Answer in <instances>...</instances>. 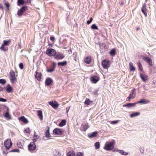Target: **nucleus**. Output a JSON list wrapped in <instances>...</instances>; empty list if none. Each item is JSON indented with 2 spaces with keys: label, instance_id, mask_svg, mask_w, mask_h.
Wrapping results in <instances>:
<instances>
[{
  "label": "nucleus",
  "instance_id": "nucleus-1",
  "mask_svg": "<svg viewBox=\"0 0 156 156\" xmlns=\"http://www.w3.org/2000/svg\"><path fill=\"white\" fill-rule=\"evenodd\" d=\"M9 79L12 84L16 83L17 81V75H16L15 72L13 70H11L9 73Z\"/></svg>",
  "mask_w": 156,
  "mask_h": 156
},
{
  "label": "nucleus",
  "instance_id": "nucleus-2",
  "mask_svg": "<svg viewBox=\"0 0 156 156\" xmlns=\"http://www.w3.org/2000/svg\"><path fill=\"white\" fill-rule=\"evenodd\" d=\"M11 40L9 39L8 41L4 40L3 44L0 47V49L4 51H6L8 50V48L6 46H9L10 44Z\"/></svg>",
  "mask_w": 156,
  "mask_h": 156
},
{
  "label": "nucleus",
  "instance_id": "nucleus-3",
  "mask_svg": "<svg viewBox=\"0 0 156 156\" xmlns=\"http://www.w3.org/2000/svg\"><path fill=\"white\" fill-rule=\"evenodd\" d=\"M115 142H111L106 144L104 147V149L107 151L112 150L114 147Z\"/></svg>",
  "mask_w": 156,
  "mask_h": 156
},
{
  "label": "nucleus",
  "instance_id": "nucleus-4",
  "mask_svg": "<svg viewBox=\"0 0 156 156\" xmlns=\"http://www.w3.org/2000/svg\"><path fill=\"white\" fill-rule=\"evenodd\" d=\"M111 63L110 61L107 59H105L102 61L101 65L104 69H108L110 67Z\"/></svg>",
  "mask_w": 156,
  "mask_h": 156
},
{
  "label": "nucleus",
  "instance_id": "nucleus-5",
  "mask_svg": "<svg viewBox=\"0 0 156 156\" xmlns=\"http://www.w3.org/2000/svg\"><path fill=\"white\" fill-rule=\"evenodd\" d=\"M56 53L55 50L53 49L48 48L46 51V54L50 57L55 56Z\"/></svg>",
  "mask_w": 156,
  "mask_h": 156
},
{
  "label": "nucleus",
  "instance_id": "nucleus-6",
  "mask_svg": "<svg viewBox=\"0 0 156 156\" xmlns=\"http://www.w3.org/2000/svg\"><path fill=\"white\" fill-rule=\"evenodd\" d=\"M28 9V7L27 6H23L17 12V15L20 17L22 16L23 13Z\"/></svg>",
  "mask_w": 156,
  "mask_h": 156
},
{
  "label": "nucleus",
  "instance_id": "nucleus-7",
  "mask_svg": "<svg viewBox=\"0 0 156 156\" xmlns=\"http://www.w3.org/2000/svg\"><path fill=\"white\" fill-rule=\"evenodd\" d=\"M12 143L9 139L6 140L4 142V145L6 149L9 150L12 147Z\"/></svg>",
  "mask_w": 156,
  "mask_h": 156
},
{
  "label": "nucleus",
  "instance_id": "nucleus-8",
  "mask_svg": "<svg viewBox=\"0 0 156 156\" xmlns=\"http://www.w3.org/2000/svg\"><path fill=\"white\" fill-rule=\"evenodd\" d=\"M62 133V130L60 128H55L53 131V134L55 136L61 135Z\"/></svg>",
  "mask_w": 156,
  "mask_h": 156
},
{
  "label": "nucleus",
  "instance_id": "nucleus-9",
  "mask_svg": "<svg viewBox=\"0 0 156 156\" xmlns=\"http://www.w3.org/2000/svg\"><path fill=\"white\" fill-rule=\"evenodd\" d=\"M36 140H33L34 142H31L28 146V149L30 151H34L35 150L36 148V145L34 142Z\"/></svg>",
  "mask_w": 156,
  "mask_h": 156
},
{
  "label": "nucleus",
  "instance_id": "nucleus-10",
  "mask_svg": "<svg viewBox=\"0 0 156 156\" xmlns=\"http://www.w3.org/2000/svg\"><path fill=\"white\" fill-rule=\"evenodd\" d=\"M48 104L51 105L55 109H56L59 106V104L56 101H52L48 102Z\"/></svg>",
  "mask_w": 156,
  "mask_h": 156
},
{
  "label": "nucleus",
  "instance_id": "nucleus-11",
  "mask_svg": "<svg viewBox=\"0 0 156 156\" xmlns=\"http://www.w3.org/2000/svg\"><path fill=\"white\" fill-rule=\"evenodd\" d=\"M99 78L97 76H91L90 78L91 82L94 83H96L99 80Z\"/></svg>",
  "mask_w": 156,
  "mask_h": 156
},
{
  "label": "nucleus",
  "instance_id": "nucleus-12",
  "mask_svg": "<svg viewBox=\"0 0 156 156\" xmlns=\"http://www.w3.org/2000/svg\"><path fill=\"white\" fill-rule=\"evenodd\" d=\"M141 11L144 14L145 17L147 16L148 10L146 8V5L145 3L143 4L141 8Z\"/></svg>",
  "mask_w": 156,
  "mask_h": 156
},
{
  "label": "nucleus",
  "instance_id": "nucleus-13",
  "mask_svg": "<svg viewBox=\"0 0 156 156\" xmlns=\"http://www.w3.org/2000/svg\"><path fill=\"white\" fill-rule=\"evenodd\" d=\"M35 78L39 81H40L41 80L42 74L39 72L37 71H36L35 73Z\"/></svg>",
  "mask_w": 156,
  "mask_h": 156
},
{
  "label": "nucleus",
  "instance_id": "nucleus-14",
  "mask_svg": "<svg viewBox=\"0 0 156 156\" xmlns=\"http://www.w3.org/2000/svg\"><path fill=\"white\" fill-rule=\"evenodd\" d=\"M143 59L147 63L149 64L151 66H153L152 60L150 58L147 57H145L143 58Z\"/></svg>",
  "mask_w": 156,
  "mask_h": 156
},
{
  "label": "nucleus",
  "instance_id": "nucleus-15",
  "mask_svg": "<svg viewBox=\"0 0 156 156\" xmlns=\"http://www.w3.org/2000/svg\"><path fill=\"white\" fill-rule=\"evenodd\" d=\"M137 104L136 103H128L126 104H124L123 105V107H126L128 108H130L132 107H134Z\"/></svg>",
  "mask_w": 156,
  "mask_h": 156
},
{
  "label": "nucleus",
  "instance_id": "nucleus-16",
  "mask_svg": "<svg viewBox=\"0 0 156 156\" xmlns=\"http://www.w3.org/2000/svg\"><path fill=\"white\" fill-rule=\"evenodd\" d=\"M53 82V80L50 77H48L46 78L45 83V85L48 86L51 85Z\"/></svg>",
  "mask_w": 156,
  "mask_h": 156
},
{
  "label": "nucleus",
  "instance_id": "nucleus-17",
  "mask_svg": "<svg viewBox=\"0 0 156 156\" xmlns=\"http://www.w3.org/2000/svg\"><path fill=\"white\" fill-rule=\"evenodd\" d=\"M140 76L142 81L144 82H146L148 80V76L146 74H142L140 73Z\"/></svg>",
  "mask_w": 156,
  "mask_h": 156
},
{
  "label": "nucleus",
  "instance_id": "nucleus-18",
  "mask_svg": "<svg viewBox=\"0 0 156 156\" xmlns=\"http://www.w3.org/2000/svg\"><path fill=\"white\" fill-rule=\"evenodd\" d=\"M56 64L55 62H53V66L51 67V68L49 69H47V71L49 73H52L55 70L56 67Z\"/></svg>",
  "mask_w": 156,
  "mask_h": 156
},
{
  "label": "nucleus",
  "instance_id": "nucleus-19",
  "mask_svg": "<svg viewBox=\"0 0 156 156\" xmlns=\"http://www.w3.org/2000/svg\"><path fill=\"white\" fill-rule=\"evenodd\" d=\"M64 56L63 54L59 53L55 55V58L56 59H61L64 58Z\"/></svg>",
  "mask_w": 156,
  "mask_h": 156
},
{
  "label": "nucleus",
  "instance_id": "nucleus-20",
  "mask_svg": "<svg viewBox=\"0 0 156 156\" xmlns=\"http://www.w3.org/2000/svg\"><path fill=\"white\" fill-rule=\"evenodd\" d=\"M85 62L87 64H89L91 62V58L90 56H88L86 57L84 59Z\"/></svg>",
  "mask_w": 156,
  "mask_h": 156
},
{
  "label": "nucleus",
  "instance_id": "nucleus-21",
  "mask_svg": "<svg viewBox=\"0 0 156 156\" xmlns=\"http://www.w3.org/2000/svg\"><path fill=\"white\" fill-rule=\"evenodd\" d=\"M150 101L148 100H146L145 99H141L140 101L136 102L137 104H145L148 103Z\"/></svg>",
  "mask_w": 156,
  "mask_h": 156
},
{
  "label": "nucleus",
  "instance_id": "nucleus-22",
  "mask_svg": "<svg viewBox=\"0 0 156 156\" xmlns=\"http://www.w3.org/2000/svg\"><path fill=\"white\" fill-rule=\"evenodd\" d=\"M37 116L39 119L40 120H42L43 118L42 111L41 110H40L37 111Z\"/></svg>",
  "mask_w": 156,
  "mask_h": 156
},
{
  "label": "nucleus",
  "instance_id": "nucleus-23",
  "mask_svg": "<svg viewBox=\"0 0 156 156\" xmlns=\"http://www.w3.org/2000/svg\"><path fill=\"white\" fill-rule=\"evenodd\" d=\"M6 91L8 93H10L11 92H12V88L9 84H8L7 85L6 87Z\"/></svg>",
  "mask_w": 156,
  "mask_h": 156
},
{
  "label": "nucleus",
  "instance_id": "nucleus-24",
  "mask_svg": "<svg viewBox=\"0 0 156 156\" xmlns=\"http://www.w3.org/2000/svg\"><path fill=\"white\" fill-rule=\"evenodd\" d=\"M19 120L25 123H27L28 122V120L23 116L20 117Z\"/></svg>",
  "mask_w": 156,
  "mask_h": 156
},
{
  "label": "nucleus",
  "instance_id": "nucleus-25",
  "mask_svg": "<svg viewBox=\"0 0 156 156\" xmlns=\"http://www.w3.org/2000/svg\"><path fill=\"white\" fill-rule=\"evenodd\" d=\"M129 67L130 71H134L135 70V68L133 66V63L130 62L129 64Z\"/></svg>",
  "mask_w": 156,
  "mask_h": 156
},
{
  "label": "nucleus",
  "instance_id": "nucleus-26",
  "mask_svg": "<svg viewBox=\"0 0 156 156\" xmlns=\"http://www.w3.org/2000/svg\"><path fill=\"white\" fill-rule=\"evenodd\" d=\"M135 89H134L132 91L131 93L129 95V96H130L132 98V99L134 98L136 96V93L135 92Z\"/></svg>",
  "mask_w": 156,
  "mask_h": 156
},
{
  "label": "nucleus",
  "instance_id": "nucleus-27",
  "mask_svg": "<svg viewBox=\"0 0 156 156\" xmlns=\"http://www.w3.org/2000/svg\"><path fill=\"white\" fill-rule=\"evenodd\" d=\"M137 64L139 67V69L140 71L143 72V66L140 61L137 62Z\"/></svg>",
  "mask_w": 156,
  "mask_h": 156
},
{
  "label": "nucleus",
  "instance_id": "nucleus-28",
  "mask_svg": "<svg viewBox=\"0 0 156 156\" xmlns=\"http://www.w3.org/2000/svg\"><path fill=\"white\" fill-rule=\"evenodd\" d=\"M140 115V113L139 112H133L130 115V116L131 118H133L134 117L136 116Z\"/></svg>",
  "mask_w": 156,
  "mask_h": 156
},
{
  "label": "nucleus",
  "instance_id": "nucleus-29",
  "mask_svg": "<svg viewBox=\"0 0 156 156\" xmlns=\"http://www.w3.org/2000/svg\"><path fill=\"white\" fill-rule=\"evenodd\" d=\"M67 156H75V152L73 151H69L67 154Z\"/></svg>",
  "mask_w": 156,
  "mask_h": 156
},
{
  "label": "nucleus",
  "instance_id": "nucleus-30",
  "mask_svg": "<svg viewBox=\"0 0 156 156\" xmlns=\"http://www.w3.org/2000/svg\"><path fill=\"white\" fill-rule=\"evenodd\" d=\"M4 5L6 6L7 9V11H8L9 10V7L10 6V4L8 2L6 1L5 0L3 1Z\"/></svg>",
  "mask_w": 156,
  "mask_h": 156
},
{
  "label": "nucleus",
  "instance_id": "nucleus-31",
  "mask_svg": "<svg viewBox=\"0 0 156 156\" xmlns=\"http://www.w3.org/2000/svg\"><path fill=\"white\" fill-rule=\"evenodd\" d=\"M45 137L47 138H50L51 137L49 133V127H48V129L45 133Z\"/></svg>",
  "mask_w": 156,
  "mask_h": 156
},
{
  "label": "nucleus",
  "instance_id": "nucleus-32",
  "mask_svg": "<svg viewBox=\"0 0 156 156\" xmlns=\"http://www.w3.org/2000/svg\"><path fill=\"white\" fill-rule=\"evenodd\" d=\"M98 134L97 132H94L92 133L91 134H90L88 136L90 137H95L97 136Z\"/></svg>",
  "mask_w": 156,
  "mask_h": 156
},
{
  "label": "nucleus",
  "instance_id": "nucleus-33",
  "mask_svg": "<svg viewBox=\"0 0 156 156\" xmlns=\"http://www.w3.org/2000/svg\"><path fill=\"white\" fill-rule=\"evenodd\" d=\"M100 48L102 49H105L106 48L105 44L103 43H101L99 44Z\"/></svg>",
  "mask_w": 156,
  "mask_h": 156
},
{
  "label": "nucleus",
  "instance_id": "nucleus-34",
  "mask_svg": "<svg viewBox=\"0 0 156 156\" xmlns=\"http://www.w3.org/2000/svg\"><path fill=\"white\" fill-rule=\"evenodd\" d=\"M67 64V62L66 61H63V62H58V65L59 66H66Z\"/></svg>",
  "mask_w": 156,
  "mask_h": 156
},
{
  "label": "nucleus",
  "instance_id": "nucleus-35",
  "mask_svg": "<svg viewBox=\"0 0 156 156\" xmlns=\"http://www.w3.org/2000/svg\"><path fill=\"white\" fill-rule=\"evenodd\" d=\"M4 116L5 118L9 120L11 119V117L8 111L5 113L4 115Z\"/></svg>",
  "mask_w": 156,
  "mask_h": 156
},
{
  "label": "nucleus",
  "instance_id": "nucleus-36",
  "mask_svg": "<svg viewBox=\"0 0 156 156\" xmlns=\"http://www.w3.org/2000/svg\"><path fill=\"white\" fill-rule=\"evenodd\" d=\"M66 121L65 120H62L59 124L58 126H63L66 124Z\"/></svg>",
  "mask_w": 156,
  "mask_h": 156
},
{
  "label": "nucleus",
  "instance_id": "nucleus-37",
  "mask_svg": "<svg viewBox=\"0 0 156 156\" xmlns=\"http://www.w3.org/2000/svg\"><path fill=\"white\" fill-rule=\"evenodd\" d=\"M25 3V2L23 0H18L17 5H23Z\"/></svg>",
  "mask_w": 156,
  "mask_h": 156
},
{
  "label": "nucleus",
  "instance_id": "nucleus-38",
  "mask_svg": "<svg viewBox=\"0 0 156 156\" xmlns=\"http://www.w3.org/2000/svg\"><path fill=\"white\" fill-rule=\"evenodd\" d=\"M92 103V101H90L89 98H86L84 103L87 105H90Z\"/></svg>",
  "mask_w": 156,
  "mask_h": 156
},
{
  "label": "nucleus",
  "instance_id": "nucleus-39",
  "mask_svg": "<svg viewBox=\"0 0 156 156\" xmlns=\"http://www.w3.org/2000/svg\"><path fill=\"white\" fill-rule=\"evenodd\" d=\"M109 53L110 55L112 56H113L115 55V49H112L110 52Z\"/></svg>",
  "mask_w": 156,
  "mask_h": 156
},
{
  "label": "nucleus",
  "instance_id": "nucleus-40",
  "mask_svg": "<svg viewBox=\"0 0 156 156\" xmlns=\"http://www.w3.org/2000/svg\"><path fill=\"white\" fill-rule=\"evenodd\" d=\"M95 148L98 149L99 148L100 146V144L99 142H96L94 144Z\"/></svg>",
  "mask_w": 156,
  "mask_h": 156
},
{
  "label": "nucleus",
  "instance_id": "nucleus-41",
  "mask_svg": "<svg viewBox=\"0 0 156 156\" xmlns=\"http://www.w3.org/2000/svg\"><path fill=\"white\" fill-rule=\"evenodd\" d=\"M91 28L92 29L98 30V28L95 24H93L91 26Z\"/></svg>",
  "mask_w": 156,
  "mask_h": 156
},
{
  "label": "nucleus",
  "instance_id": "nucleus-42",
  "mask_svg": "<svg viewBox=\"0 0 156 156\" xmlns=\"http://www.w3.org/2000/svg\"><path fill=\"white\" fill-rule=\"evenodd\" d=\"M89 126H88V125H84L83 126V130L84 131H85L87 130V129L88 128Z\"/></svg>",
  "mask_w": 156,
  "mask_h": 156
},
{
  "label": "nucleus",
  "instance_id": "nucleus-43",
  "mask_svg": "<svg viewBox=\"0 0 156 156\" xmlns=\"http://www.w3.org/2000/svg\"><path fill=\"white\" fill-rule=\"evenodd\" d=\"M6 81L4 79H0V83L2 84H5V83Z\"/></svg>",
  "mask_w": 156,
  "mask_h": 156
},
{
  "label": "nucleus",
  "instance_id": "nucleus-44",
  "mask_svg": "<svg viewBox=\"0 0 156 156\" xmlns=\"http://www.w3.org/2000/svg\"><path fill=\"white\" fill-rule=\"evenodd\" d=\"M119 151L122 155H126L128 154V153L127 152H125L123 150H119Z\"/></svg>",
  "mask_w": 156,
  "mask_h": 156
},
{
  "label": "nucleus",
  "instance_id": "nucleus-45",
  "mask_svg": "<svg viewBox=\"0 0 156 156\" xmlns=\"http://www.w3.org/2000/svg\"><path fill=\"white\" fill-rule=\"evenodd\" d=\"M24 132L26 133H29L30 132V130L29 128H27L24 130Z\"/></svg>",
  "mask_w": 156,
  "mask_h": 156
},
{
  "label": "nucleus",
  "instance_id": "nucleus-46",
  "mask_svg": "<svg viewBox=\"0 0 156 156\" xmlns=\"http://www.w3.org/2000/svg\"><path fill=\"white\" fill-rule=\"evenodd\" d=\"M92 20H93V18L92 17H91L90 18V20H89L87 21V24L88 25L92 21Z\"/></svg>",
  "mask_w": 156,
  "mask_h": 156
},
{
  "label": "nucleus",
  "instance_id": "nucleus-47",
  "mask_svg": "<svg viewBox=\"0 0 156 156\" xmlns=\"http://www.w3.org/2000/svg\"><path fill=\"white\" fill-rule=\"evenodd\" d=\"M19 67L21 69H23V65L22 63H20L19 65Z\"/></svg>",
  "mask_w": 156,
  "mask_h": 156
},
{
  "label": "nucleus",
  "instance_id": "nucleus-48",
  "mask_svg": "<svg viewBox=\"0 0 156 156\" xmlns=\"http://www.w3.org/2000/svg\"><path fill=\"white\" fill-rule=\"evenodd\" d=\"M76 156H83V153L78 152L76 154Z\"/></svg>",
  "mask_w": 156,
  "mask_h": 156
},
{
  "label": "nucleus",
  "instance_id": "nucleus-49",
  "mask_svg": "<svg viewBox=\"0 0 156 156\" xmlns=\"http://www.w3.org/2000/svg\"><path fill=\"white\" fill-rule=\"evenodd\" d=\"M20 151L18 149H14L10 151V152H19Z\"/></svg>",
  "mask_w": 156,
  "mask_h": 156
},
{
  "label": "nucleus",
  "instance_id": "nucleus-50",
  "mask_svg": "<svg viewBox=\"0 0 156 156\" xmlns=\"http://www.w3.org/2000/svg\"><path fill=\"white\" fill-rule=\"evenodd\" d=\"M18 49H21L22 48L21 44V42L18 43V47H17Z\"/></svg>",
  "mask_w": 156,
  "mask_h": 156
},
{
  "label": "nucleus",
  "instance_id": "nucleus-51",
  "mask_svg": "<svg viewBox=\"0 0 156 156\" xmlns=\"http://www.w3.org/2000/svg\"><path fill=\"white\" fill-rule=\"evenodd\" d=\"M118 120H116V121H112L111 122V124H115L118 123Z\"/></svg>",
  "mask_w": 156,
  "mask_h": 156
},
{
  "label": "nucleus",
  "instance_id": "nucleus-52",
  "mask_svg": "<svg viewBox=\"0 0 156 156\" xmlns=\"http://www.w3.org/2000/svg\"><path fill=\"white\" fill-rule=\"evenodd\" d=\"M6 101L7 100L5 99L1 98H0V101L6 102Z\"/></svg>",
  "mask_w": 156,
  "mask_h": 156
},
{
  "label": "nucleus",
  "instance_id": "nucleus-53",
  "mask_svg": "<svg viewBox=\"0 0 156 156\" xmlns=\"http://www.w3.org/2000/svg\"><path fill=\"white\" fill-rule=\"evenodd\" d=\"M50 40L52 41H53L55 40L54 37V36H51L50 37Z\"/></svg>",
  "mask_w": 156,
  "mask_h": 156
},
{
  "label": "nucleus",
  "instance_id": "nucleus-54",
  "mask_svg": "<svg viewBox=\"0 0 156 156\" xmlns=\"http://www.w3.org/2000/svg\"><path fill=\"white\" fill-rule=\"evenodd\" d=\"M17 145L19 148H21L22 146V145L21 144V143L20 142L17 143Z\"/></svg>",
  "mask_w": 156,
  "mask_h": 156
},
{
  "label": "nucleus",
  "instance_id": "nucleus-55",
  "mask_svg": "<svg viewBox=\"0 0 156 156\" xmlns=\"http://www.w3.org/2000/svg\"><path fill=\"white\" fill-rule=\"evenodd\" d=\"M132 99V98L130 97V96H129L126 98V100L130 101V99Z\"/></svg>",
  "mask_w": 156,
  "mask_h": 156
},
{
  "label": "nucleus",
  "instance_id": "nucleus-56",
  "mask_svg": "<svg viewBox=\"0 0 156 156\" xmlns=\"http://www.w3.org/2000/svg\"><path fill=\"white\" fill-rule=\"evenodd\" d=\"M0 9H2V10L4 9V8L2 4H0Z\"/></svg>",
  "mask_w": 156,
  "mask_h": 156
},
{
  "label": "nucleus",
  "instance_id": "nucleus-57",
  "mask_svg": "<svg viewBox=\"0 0 156 156\" xmlns=\"http://www.w3.org/2000/svg\"><path fill=\"white\" fill-rule=\"evenodd\" d=\"M30 3V0H27V1H25V3L26 4L29 3Z\"/></svg>",
  "mask_w": 156,
  "mask_h": 156
},
{
  "label": "nucleus",
  "instance_id": "nucleus-58",
  "mask_svg": "<svg viewBox=\"0 0 156 156\" xmlns=\"http://www.w3.org/2000/svg\"><path fill=\"white\" fill-rule=\"evenodd\" d=\"M70 109V107H67L66 108V112L68 113L69 110V109Z\"/></svg>",
  "mask_w": 156,
  "mask_h": 156
},
{
  "label": "nucleus",
  "instance_id": "nucleus-59",
  "mask_svg": "<svg viewBox=\"0 0 156 156\" xmlns=\"http://www.w3.org/2000/svg\"><path fill=\"white\" fill-rule=\"evenodd\" d=\"M3 90V88L1 87H0V91H2Z\"/></svg>",
  "mask_w": 156,
  "mask_h": 156
},
{
  "label": "nucleus",
  "instance_id": "nucleus-60",
  "mask_svg": "<svg viewBox=\"0 0 156 156\" xmlns=\"http://www.w3.org/2000/svg\"><path fill=\"white\" fill-rule=\"evenodd\" d=\"M66 40H63V42H64L65 43H66Z\"/></svg>",
  "mask_w": 156,
  "mask_h": 156
},
{
  "label": "nucleus",
  "instance_id": "nucleus-61",
  "mask_svg": "<svg viewBox=\"0 0 156 156\" xmlns=\"http://www.w3.org/2000/svg\"><path fill=\"white\" fill-rule=\"evenodd\" d=\"M140 29V28L138 27L136 29V30L138 31L139 29Z\"/></svg>",
  "mask_w": 156,
  "mask_h": 156
}]
</instances>
